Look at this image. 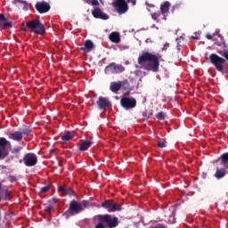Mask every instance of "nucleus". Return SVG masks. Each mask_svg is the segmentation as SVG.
<instances>
[{"label":"nucleus","instance_id":"obj_2","mask_svg":"<svg viewBox=\"0 0 228 228\" xmlns=\"http://www.w3.org/2000/svg\"><path fill=\"white\" fill-rule=\"evenodd\" d=\"M94 224H96L94 228H115L118 227V217L112 216L110 214L97 215L94 217Z\"/></svg>","mask_w":228,"mask_h":228},{"label":"nucleus","instance_id":"obj_5","mask_svg":"<svg viewBox=\"0 0 228 228\" xmlns=\"http://www.w3.org/2000/svg\"><path fill=\"white\" fill-rule=\"evenodd\" d=\"M209 61L216 70H224V63H225V59L218 56L216 53H211L209 56Z\"/></svg>","mask_w":228,"mask_h":228},{"label":"nucleus","instance_id":"obj_8","mask_svg":"<svg viewBox=\"0 0 228 228\" xmlns=\"http://www.w3.org/2000/svg\"><path fill=\"white\" fill-rule=\"evenodd\" d=\"M112 6L117 10L118 13H120L121 15L129 10V6L126 0H116L112 3Z\"/></svg>","mask_w":228,"mask_h":228},{"label":"nucleus","instance_id":"obj_1","mask_svg":"<svg viewBox=\"0 0 228 228\" xmlns=\"http://www.w3.org/2000/svg\"><path fill=\"white\" fill-rule=\"evenodd\" d=\"M159 60H161V54L151 53L149 52L142 53V55L138 57V63L141 65L142 69L144 70H149L151 72H159Z\"/></svg>","mask_w":228,"mask_h":228},{"label":"nucleus","instance_id":"obj_29","mask_svg":"<svg viewBox=\"0 0 228 228\" xmlns=\"http://www.w3.org/2000/svg\"><path fill=\"white\" fill-rule=\"evenodd\" d=\"M159 17H161V12H159L151 13V19H153V20L158 21V19H159Z\"/></svg>","mask_w":228,"mask_h":228},{"label":"nucleus","instance_id":"obj_44","mask_svg":"<svg viewBox=\"0 0 228 228\" xmlns=\"http://www.w3.org/2000/svg\"><path fill=\"white\" fill-rule=\"evenodd\" d=\"M84 1V3H86L87 4H91V3H92V0H83Z\"/></svg>","mask_w":228,"mask_h":228},{"label":"nucleus","instance_id":"obj_11","mask_svg":"<svg viewBox=\"0 0 228 228\" xmlns=\"http://www.w3.org/2000/svg\"><path fill=\"white\" fill-rule=\"evenodd\" d=\"M92 15L94 19H101L102 20H108L110 19V15L102 12V9L99 7H95L92 11Z\"/></svg>","mask_w":228,"mask_h":228},{"label":"nucleus","instance_id":"obj_47","mask_svg":"<svg viewBox=\"0 0 228 228\" xmlns=\"http://www.w3.org/2000/svg\"><path fill=\"white\" fill-rule=\"evenodd\" d=\"M3 188V183H0V190ZM1 196H0V202H1Z\"/></svg>","mask_w":228,"mask_h":228},{"label":"nucleus","instance_id":"obj_46","mask_svg":"<svg viewBox=\"0 0 228 228\" xmlns=\"http://www.w3.org/2000/svg\"><path fill=\"white\" fill-rule=\"evenodd\" d=\"M191 38H192V40H197V39H199V37H196V36H192Z\"/></svg>","mask_w":228,"mask_h":228},{"label":"nucleus","instance_id":"obj_24","mask_svg":"<svg viewBox=\"0 0 228 228\" xmlns=\"http://www.w3.org/2000/svg\"><path fill=\"white\" fill-rule=\"evenodd\" d=\"M94 143V142H92L91 140H86L84 141L80 146H79V151H81L82 152H85V151H88V149H90V147H92V144Z\"/></svg>","mask_w":228,"mask_h":228},{"label":"nucleus","instance_id":"obj_30","mask_svg":"<svg viewBox=\"0 0 228 228\" xmlns=\"http://www.w3.org/2000/svg\"><path fill=\"white\" fill-rule=\"evenodd\" d=\"M21 151H22V147L18 146V147L12 148V154H19Z\"/></svg>","mask_w":228,"mask_h":228},{"label":"nucleus","instance_id":"obj_31","mask_svg":"<svg viewBox=\"0 0 228 228\" xmlns=\"http://www.w3.org/2000/svg\"><path fill=\"white\" fill-rule=\"evenodd\" d=\"M49 190H51V185H46L45 187L40 188V192L41 193H47V191H49Z\"/></svg>","mask_w":228,"mask_h":228},{"label":"nucleus","instance_id":"obj_15","mask_svg":"<svg viewBox=\"0 0 228 228\" xmlns=\"http://www.w3.org/2000/svg\"><path fill=\"white\" fill-rule=\"evenodd\" d=\"M57 191H59V193H61V195L62 197H67V195H69L71 197V195H75L76 191H74V190H72V188L67 186V185H61L57 188Z\"/></svg>","mask_w":228,"mask_h":228},{"label":"nucleus","instance_id":"obj_27","mask_svg":"<svg viewBox=\"0 0 228 228\" xmlns=\"http://www.w3.org/2000/svg\"><path fill=\"white\" fill-rule=\"evenodd\" d=\"M170 211L171 213L168 216V222L170 224H175V208L172 207Z\"/></svg>","mask_w":228,"mask_h":228},{"label":"nucleus","instance_id":"obj_37","mask_svg":"<svg viewBox=\"0 0 228 228\" xmlns=\"http://www.w3.org/2000/svg\"><path fill=\"white\" fill-rule=\"evenodd\" d=\"M53 209V206H48V207H45V211L46 213H52Z\"/></svg>","mask_w":228,"mask_h":228},{"label":"nucleus","instance_id":"obj_22","mask_svg":"<svg viewBox=\"0 0 228 228\" xmlns=\"http://www.w3.org/2000/svg\"><path fill=\"white\" fill-rule=\"evenodd\" d=\"M94 49V42L92 40H86L84 46L80 47V51H85V53H90Z\"/></svg>","mask_w":228,"mask_h":228},{"label":"nucleus","instance_id":"obj_35","mask_svg":"<svg viewBox=\"0 0 228 228\" xmlns=\"http://www.w3.org/2000/svg\"><path fill=\"white\" fill-rule=\"evenodd\" d=\"M8 181H10L11 183H17V176L10 175L8 176Z\"/></svg>","mask_w":228,"mask_h":228},{"label":"nucleus","instance_id":"obj_3","mask_svg":"<svg viewBox=\"0 0 228 228\" xmlns=\"http://www.w3.org/2000/svg\"><path fill=\"white\" fill-rule=\"evenodd\" d=\"M88 200L77 201L76 200H72L69 202L68 210L64 213V216H66V218H70V216H76V215L83 213V211L88 208Z\"/></svg>","mask_w":228,"mask_h":228},{"label":"nucleus","instance_id":"obj_20","mask_svg":"<svg viewBox=\"0 0 228 228\" xmlns=\"http://www.w3.org/2000/svg\"><path fill=\"white\" fill-rule=\"evenodd\" d=\"M109 40L112 42V44H120V33L118 32H112L109 35Z\"/></svg>","mask_w":228,"mask_h":228},{"label":"nucleus","instance_id":"obj_39","mask_svg":"<svg viewBox=\"0 0 228 228\" xmlns=\"http://www.w3.org/2000/svg\"><path fill=\"white\" fill-rule=\"evenodd\" d=\"M92 6H99V1L98 0H91Z\"/></svg>","mask_w":228,"mask_h":228},{"label":"nucleus","instance_id":"obj_26","mask_svg":"<svg viewBox=\"0 0 228 228\" xmlns=\"http://www.w3.org/2000/svg\"><path fill=\"white\" fill-rule=\"evenodd\" d=\"M2 191L4 193V196H1V202H3V200H12V191L8 189H3Z\"/></svg>","mask_w":228,"mask_h":228},{"label":"nucleus","instance_id":"obj_10","mask_svg":"<svg viewBox=\"0 0 228 228\" xmlns=\"http://www.w3.org/2000/svg\"><path fill=\"white\" fill-rule=\"evenodd\" d=\"M120 104L125 110H133V108H136V99L123 97L120 100Z\"/></svg>","mask_w":228,"mask_h":228},{"label":"nucleus","instance_id":"obj_19","mask_svg":"<svg viewBox=\"0 0 228 228\" xmlns=\"http://www.w3.org/2000/svg\"><path fill=\"white\" fill-rule=\"evenodd\" d=\"M221 167L228 170V152L223 153L217 160H216Z\"/></svg>","mask_w":228,"mask_h":228},{"label":"nucleus","instance_id":"obj_28","mask_svg":"<svg viewBox=\"0 0 228 228\" xmlns=\"http://www.w3.org/2000/svg\"><path fill=\"white\" fill-rule=\"evenodd\" d=\"M20 132L22 133V135L26 134L28 136V134L31 133V128L29 126H26L25 128H22Z\"/></svg>","mask_w":228,"mask_h":228},{"label":"nucleus","instance_id":"obj_32","mask_svg":"<svg viewBox=\"0 0 228 228\" xmlns=\"http://www.w3.org/2000/svg\"><path fill=\"white\" fill-rule=\"evenodd\" d=\"M156 118H158V120H165V113L158 112L156 114Z\"/></svg>","mask_w":228,"mask_h":228},{"label":"nucleus","instance_id":"obj_18","mask_svg":"<svg viewBox=\"0 0 228 228\" xmlns=\"http://www.w3.org/2000/svg\"><path fill=\"white\" fill-rule=\"evenodd\" d=\"M228 174V169L227 167H216V171L214 175V177H216V179H224V177H225V175Z\"/></svg>","mask_w":228,"mask_h":228},{"label":"nucleus","instance_id":"obj_6","mask_svg":"<svg viewBox=\"0 0 228 228\" xmlns=\"http://www.w3.org/2000/svg\"><path fill=\"white\" fill-rule=\"evenodd\" d=\"M102 208L103 209H108L109 211H112L115 213L117 211H120L122 209V206L117 204L113 200H106L102 203Z\"/></svg>","mask_w":228,"mask_h":228},{"label":"nucleus","instance_id":"obj_43","mask_svg":"<svg viewBox=\"0 0 228 228\" xmlns=\"http://www.w3.org/2000/svg\"><path fill=\"white\" fill-rule=\"evenodd\" d=\"M145 42H146L147 44H152V39H151V38H147V39L145 40Z\"/></svg>","mask_w":228,"mask_h":228},{"label":"nucleus","instance_id":"obj_42","mask_svg":"<svg viewBox=\"0 0 228 228\" xmlns=\"http://www.w3.org/2000/svg\"><path fill=\"white\" fill-rule=\"evenodd\" d=\"M126 3H132V4H136V0H126Z\"/></svg>","mask_w":228,"mask_h":228},{"label":"nucleus","instance_id":"obj_9","mask_svg":"<svg viewBox=\"0 0 228 228\" xmlns=\"http://www.w3.org/2000/svg\"><path fill=\"white\" fill-rule=\"evenodd\" d=\"M25 167H35L38 163V157L35 153H27L23 157Z\"/></svg>","mask_w":228,"mask_h":228},{"label":"nucleus","instance_id":"obj_17","mask_svg":"<svg viewBox=\"0 0 228 228\" xmlns=\"http://www.w3.org/2000/svg\"><path fill=\"white\" fill-rule=\"evenodd\" d=\"M96 104L100 110H106V108H110L111 106V102L108 98L100 96Z\"/></svg>","mask_w":228,"mask_h":228},{"label":"nucleus","instance_id":"obj_7","mask_svg":"<svg viewBox=\"0 0 228 228\" xmlns=\"http://www.w3.org/2000/svg\"><path fill=\"white\" fill-rule=\"evenodd\" d=\"M126 70V68L122 65H118L115 62L110 63L105 67V74H120Z\"/></svg>","mask_w":228,"mask_h":228},{"label":"nucleus","instance_id":"obj_4","mask_svg":"<svg viewBox=\"0 0 228 228\" xmlns=\"http://www.w3.org/2000/svg\"><path fill=\"white\" fill-rule=\"evenodd\" d=\"M28 29H31V32L36 33V35H45V27L38 19L27 22L23 31H28Z\"/></svg>","mask_w":228,"mask_h":228},{"label":"nucleus","instance_id":"obj_40","mask_svg":"<svg viewBox=\"0 0 228 228\" xmlns=\"http://www.w3.org/2000/svg\"><path fill=\"white\" fill-rule=\"evenodd\" d=\"M168 47H170V44L166 43V44L164 45V46L162 47V51H167V49H168Z\"/></svg>","mask_w":228,"mask_h":228},{"label":"nucleus","instance_id":"obj_12","mask_svg":"<svg viewBox=\"0 0 228 228\" xmlns=\"http://www.w3.org/2000/svg\"><path fill=\"white\" fill-rule=\"evenodd\" d=\"M38 13H47L51 10V5L47 2H37L35 5Z\"/></svg>","mask_w":228,"mask_h":228},{"label":"nucleus","instance_id":"obj_13","mask_svg":"<svg viewBox=\"0 0 228 228\" xmlns=\"http://www.w3.org/2000/svg\"><path fill=\"white\" fill-rule=\"evenodd\" d=\"M8 143H10V142H8L6 138L0 137V159H4V158L8 156V152L4 151Z\"/></svg>","mask_w":228,"mask_h":228},{"label":"nucleus","instance_id":"obj_16","mask_svg":"<svg viewBox=\"0 0 228 228\" xmlns=\"http://www.w3.org/2000/svg\"><path fill=\"white\" fill-rule=\"evenodd\" d=\"M122 86H129V82L127 80L123 82H112L110 84V90L113 92V94H118V91H120V88Z\"/></svg>","mask_w":228,"mask_h":228},{"label":"nucleus","instance_id":"obj_45","mask_svg":"<svg viewBox=\"0 0 228 228\" xmlns=\"http://www.w3.org/2000/svg\"><path fill=\"white\" fill-rule=\"evenodd\" d=\"M146 6H151L152 8H154V4H149V2H146Z\"/></svg>","mask_w":228,"mask_h":228},{"label":"nucleus","instance_id":"obj_34","mask_svg":"<svg viewBox=\"0 0 228 228\" xmlns=\"http://www.w3.org/2000/svg\"><path fill=\"white\" fill-rule=\"evenodd\" d=\"M219 54H221V56H223L224 58H225V60L228 61V49L224 50V52H219Z\"/></svg>","mask_w":228,"mask_h":228},{"label":"nucleus","instance_id":"obj_23","mask_svg":"<svg viewBox=\"0 0 228 228\" xmlns=\"http://www.w3.org/2000/svg\"><path fill=\"white\" fill-rule=\"evenodd\" d=\"M9 138L11 140H13L14 142H20V140L24 138V135H22V133H20V131H16L10 134Z\"/></svg>","mask_w":228,"mask_h":228},{"label":"nucleus","instance_id":"obj_41","mask_svg":"<svg viewBox=\"0 0 228 228\" xmlns=\"http://www.w3.org/2000/svg\"><path fill=\"white\" fill-rule=\"evenodd\" d=\"M206 37L208 38V40H213V35L211 34H207Z\"/></svg>","mask_w":228,"mask_h":228},{"label":"nucleus","instance_id":"obj_21","mask_svg":"<svg viewBox=\"0 0 228 228\" xmlns=\"http://www.w3.org/2000/svg\"><path fill=\"white\" fill-rule=\"evenodd\" d=\"M168 12H170V2L167 1L160 5V13H162L164 17H167Z\"/></svg>","mask_w":228,"mask_h":228},{"label":"nucleus","instance_id":"obj_36","mask_svg":"<svg viewBox=\"0 0 228 228\" xmlns=\"http://www.w3.org/2000/svg\"><path fill=\"white\" fill-rule=\"evenodd\" d=\"M158 146L160 147V149H165V147H167V143H165V142H158Z\"/></svg>","mask_w":228,"mask_h":228},{"label":"nucleus","instance_id":"obj_14","mask_svg":"<svg viewBox=\"0 0 228 228\" xmlns=\"http://www.w3.org/2000/svg\"><path fill=\"white\" fill-rule=\"evenodd\" d=\"M7 20H8L6 19L4 14L0 13V31H3V29H11V28H13V23Z\"/></svg>","mask_w":228,"mask_h":228},{"label":"nucleus","instance_id":"obj_33","mask_svg":"<svg viewBox=\"0 0 228 228\" xmlns=\"http://www.w3.org/2000/svg\"><path fill=\"white\" fill-rule=\"evenodd\" d=\"M218 72H222V74H224L228 77V66H223V70H219Z\"/></svg>","mask_w":228,"mask_h":228},{"label":"nucleus","instance_id":"obj_38","mask_svg":"<svg viewBox=\"0 0 228 228\" xmlns=\"http://www.w3.org/2000/svg\"><path fill=\"white\" fill-rule=\"evenodd\" d=\"M14 3H20L21 4H24V6H28V2L24 0H14Z\"/></svg>","mask_w":228,"mask_h":228},{"label":"nucleus","instance_id":"obj_25","mask_svg":"<svg viewBox=\"0 0 228 228\" xmlns=\"http://www.w3.org/2000/svg\"><path fill=\"white\" fill-rule=\"evenodd\" d=\"M74 138V135L72 134L71 132L66 131L64 134L61 135V140L62 143H67V142H70Z\"/></svg>","mask_w":228,"mask_h":228}]
</instances>
